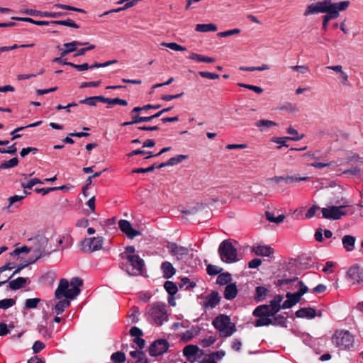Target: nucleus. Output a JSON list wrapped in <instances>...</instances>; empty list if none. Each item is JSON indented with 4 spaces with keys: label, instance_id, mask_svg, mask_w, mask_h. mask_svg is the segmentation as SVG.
Listing matches in <instances>:
<instances>
[{
    "label": "nucleus",
    "instance_id": "nucleus-3",
    "mask_svg": "<svg viewBox=\"0 0 363 363\" xmlns=\"http://www.w3.org/2000/svg\"><path fill=\"white\" fill-rule=\"evenodd\" d=\"M360 157L357 155H353L347 159L339 158L334 161L333 170L339 172L338 175L342 174L357 175L360 172Z\"/></svg>",
    "mask_w": 363,
    "mask_h": 363
},
{
    "label": "nucleus",
    "instance_id": "nucleus-56",
    "mask_svg": "<svg viewBox=\"0 0 363 363\" xmlns=\"http://www.w3.org/2000/svg\"><path fill=\"white\" fill-rule=\"evenodd\" d=\"M334 161H332L330 162H328V163H323V162H313V163H311V165L312 167H314L317 169H322L323 167H331V169L333 170V168L334 167Z\"/></svg>",
    "mask_w": 363,
    "mask_h": 363
},
{
    "label": "nucleus",
    "instance_id": "nucleus-13",
    "mask_svg": "<svg viewBox=\"0 0 363 363\" xmlns=\"http://www.w3.org/2000/svg\"><path fill=\"white\" fill-rule=\"evenodd\" d=\"M169 347L167 340L159 339L153 342L149 347V354L152 357H157L165 353Z\"/></svg>",
    "mask_w": 363,
    "mask_h": 363
},
{
    "label": "nucleus",
    "instance_id": "nucleus-30",
    "mask_svg": "<svg viewBox=\"0 0 363 363\" xmlns=\"http://www.w3.org/2000/svg\"><path fill=\"white\" fill-rule=\"evenodd\" d=\"M191 60H196L198 62H206V63H213L215 62V59L210 57H206L201 55L200 54L192 52L189 57Z\"/></svg>",
    "mask_w": 363,
    "mask_h": 363
},
{
    "label": "nucleus",
    "instance_id": "nucleus-8",
    "mask_svg": "<svg viewBox=\"0 0 363 363\" xmlns=\"http://www.w3.org/2000/svg\"><path fill=\"white\" fill-rule=\"evenodd\" d=\"M220 259L228 264L235 262L238 259V250L230 240H223L218 247Z\"/></svg>",
    "mask_w": 363,
    "mask_h": 363
},
{
    "label": "nucleus",
    "instance_id": "nucleus-63",
    "mask_svg": "<svg viewBox=\"0 0 363 363\" xmlns=\"http://www.w3.org/2000/svg\"><path fill=\"white\" fill-rule=\"evenodd\" d=\"M130 334L133 336V337H141L143 333V331L138 327H132L130 330Z\"/></svg>",
    "mask_w": 363,
    "mask_h": 363
},
{
    "label": "nucleus",
    "instance_id": "nucleus-22",
    "mask_svg": "<svg viewBox=\"0 0 363 363\" xmlns=\"http://www.w3.org/2000/svg\"><path fill=\"white\" fill-rule=\"evenodd\" d=\"M238 288L235 283L228 284L224 290L223 296L227 300H233L238 295Z\"/></svg>",
    "mask_w": 363,
    "mask_h": 363
},
{
    "label": "nucleus",
    "instance_id": "nucleus-37",
    "mask_svg": "<svg viewBox=\"0 0 363 363\" xmlns=\"http://www.w3.org/2000/svg\"><path fill=\"white\" fill-rule=\"evenodd\" d=\"M295 138L294 137H282V138H273L272 141L277 144H279V148H281L282 146L289 147V145L287 144V142L294 140Z\"/></svg>",
    "mask_w": 363,
    "mask_h": 363
},
{
    "label": "nucleus",
    "instance_id": "nucleus-4",
    "mask_svg": "<svg viewBox=\"0 0 363 363\" xmlns=\"http://www.w3.org/2000/svg\"><path fill=\"white\" fill-rule=\"evenodd\" d=\"M28 242L30 243L32 252L35 255V262L40 258L49 255L55 250L51 249L49 245V240L43 235H38L34 238H30Z\"/></svg>",
    "mask_w": 363,
    "mask_h": 363
},
{
    "label": "nucleus",
    "instance_id": "nucleus-34",
    "mask_svg": "<svg viewBox=\"0 0 363 363\" xmlns=\"http://www.w3.org/2000/svg\"><path fill=\"white\" fill-rule=\"evenodd\" d=\"M50 23L54 25L65 26L74 28H79V26L74 21L71 19H67L64 21H50Z\"/></svg>",
    "mask_w": 363,
    "mask_h": 363
},
{
    "label": "nucleus",
    "instance_id": "nucleus-55",
    "mask_svg": "<svg viewBox=\"0 0 363 363\" xmlns=\"http://www.w3.org/2000/svg\"><path fill=\"white\" fill-rule=\"evenodd\" d=\"M199 74L201 77L210 79H217L219 78V74L209 72L201 71L199 72Z\"/></svg>",
    "mask_w": 363,
    "mask_h": 363
},
{
    "label": "nucleus",
    "instance_id": "nucleus-33",
    "mask_svg": "<svg viewBox=\"0 0 363 363\" xmlns=\"http://www.w3.org/2000/svg\"><path fill=\"white\" fill-rule=\"evenodd\" d=\"M164 287L165 290L167 291V292L170 296L175 295L178 291V288H177V284L172 281H166L164 282Z\"/></svg>",
    "mask_w": 363,
    "mask_h": 363
},
{
    "label": "nucleus",
    "instance_id": "nucleus-41",
    "mask_svg": "<svg viewBox=\"0 0 363 363\" xmlns=\"http://www.w3.org/2000/svg\"><path fill=\"white\" fill-rule=\"evenodd\" d=\"M54 7L57 8V9H64V10H68V11L83 13H86V11L82 9H79L77 7H74V6H72L69 5H66V4H54Z\"/></svg>",
    "mask_w": 363,
    "mask_h": 363
},
{
    "label": "nucleus",
    "instance_id": "nucleus-18",
    "mask_svg": "<svg viewBox=\"0 0 363 363\" xmlns=\"http://www.w3.org/2000/svg\"><path fill=\"white\" fill-rule=\"evenodd\" d=\"M221 297L216 291H212L206 297V301L203 302V306L204 308H215L220 301Z\"/></svg>",
    "mask_w": 363,
    "mask_h": 363
},
{
    "label": "nucleus",
    "instance_id": "nucleus-6",
    "mask_svg": "<svg viewBox=\"0 0 363 363\" xmlns=\"http://www.w3.org/2000/svg\"><path fill=\"white\" fill-rule=\"evenodd\" d=\"M332 343L341 350H349L354 347V336L348 330H337L331 337Z\"/></svg>",
    "mask_w": 363,
    "mask_h": 363
},
{
    "label": "nucleus",
    "instance_id": "nucleus-46",
    "mask_svg": "<svg viewBox=\"0 0 363 363\" xmlns=\"http://www.w3.org/2000/svg\"><path fill=\"white\" fill-rule=\"evenodd\" d=\"M187 157H188L187 155H179L176 157H171L167 161V164H169V166H174L175 164H177L182 162L184 160L186 159Z\"/></svg>",
    "mask_w": 363,
    "mask_h": 363
},
{
    "label": "nucleus",
    "instance_id": "nucleus-2",
    "mask_svg": "<svg viewBox=\"0 0 363 363\" xmlns=\"http://www.w3.org/2000/svg\"><path fill=\"white\" fill-rule=\"evenodd\" d=\"M83 284V281L79 277H74L71 279L70 286L69 283L66 279H61L60 280L58 286L55 292V296L57 299H60L62 297L69 299L75 298L80 293L79 287Z\"/></svg>",
    "mask_w": 363,
    "mask_h": 363
},
{
    "label": "nucleus",
    "instance_id": "nucleus-45",
    "mask_svg": "<svg viewBox=\"0 0 363 363\" xmlns=\"http://www.w3.org/2000/svg\"><path fill=\"white\" fill-rule=\"evenodd\" d=\"M162 46L168 48L175 51H185L186 48L185 47L181 46L176 43H161Z\"/></svg>",
    "mask_w": 363,
    "mask_h": 363
},
{
    "label": "nucleus",
    "instance_id": "nucleus-43",
    "mask_svg": "<svg viewBox=\"0 0 363 363\" xmlns=\"http://www.w3.org/2000/svg\"><path fill=\"white\" fill-rule=\"evenodd\" d=\"M89 43H81L79 41H72L71 43H65L64 46L69 50L70 52H72L77 50L78 46L88 45Z\"/></svg>",
    "mask_w": 363,
    "mask_h": 363
},
{
    "label": "nucleus",
    "instance_id": "nucleus-44",
    "mask_svg": "<svg viewBox=\"0 0 363 363\" xmlns=\"http://www.w3.org/2000/svg\"><path fill=\"white\" fill-rule=\"evenodd\" d=\"M16 304V300L13 298H5L0 300V309L6 310Z\"/></svg>",
    "mask_w": 363,
    "mask_h": 363
},
{
    "label": "nucleus",
    "instance_id": "nucleus-35",
    "mask_svg": "<svg viewBox=\"0 0 363 363\" xmlns=\"http://www.w3.org/2000/svg\"><path fill=\"white\" fill-rule=\"evenodd\" d=\"M231 281V274L228 272H224L221 274H218L217 277V283L220 285H225L230 282Z\"/></svg>",
    "mask_w": 363,
    "mask_h": 363
},
{
    "label": "nucleus",
    "instance_id": "nucleus-62",
    "mask_svg": "<svg viewBox=\"0 0 363 363\" xmlns=\"http://www.w3.org/2000/svg\"><path fill=\"white\" fill-rule=\"evenodd\" d=\"M319 209V207L317 206H313L312 207H311L308 211L306 213L305 216H304V218H313L315 214V212L316 211Z\"/></svg>",
    "mask_w": 363,
    "mask_h": 363
},
{
    "label": "nucleus",
    "instance_id": "nucleus-7",
    "mask_svg": "<svg viewBox=\"0 0 363 363\" xmlns=\"http://www.w3.org/2000/svg\"><path fill=\"white\" fill-rule=\"evenodd\" d=\"M147 315L157 325H162L164 321L168 320L167 305L160 301L152 303L147 307Z\"/></svg>",
    "mask_w": 363,
    "mask_h": 363
},
{
    "label": "nucleus",
    "instance_id": "nucleus-12",
    "mask_svg": "<svg viewBox=\"0 0 363 363\" xmlns=\"http://www.w3.org/2000/svg\"><path fill=\"white\" fill-rule=\"evenodd\" d=\"M347 206H328L327 208H323L321 209L323 217L325 219L338 220L340 219L342 216L347 214V212L344 211V208Z\"/></svg>",
    "mask_w": 363,
    "mask_h": 363
},
{
    "label": "nucleus",
    "instance_id": "nucleus-25",
    "mask_svg": "<svg viewBox=\"0 0 363 363\" xmlns=\"http://www.w3.org/2000/svg\"><path fill=\"white\" fill-rule=\"evenodd\" d=\"M157 118V116H155V114L150 116H135L133 117V121H127L122 123L123 126H127V125H131L134 124H138L141 122H150L152 119Z\"/></svg>",
    "mask_w": 363,
    "mask_h": 363
},
{
    "label": "nucleus",
    "instance_id": "nucleus-1",
    "mask_svg": "<svg viewBox=\"0 0 363 363\" xmlns=\"http://www.w3.org/2000/svg\"><path fill=\"white\" fill-rule=\"evenodd\" d=\"M350 5V1L333 3L332 0H322L308 5L305 16L317 13H330L331 11H345Z\"/></svg>",
    "mask_w": 363,
    "mask_h": 363
},
{
    "label": "nucleus",
    "instance_id": "nucleus-24",
    "mask_svg": "<svg viewBox=\"0 0 363 363\" xmlns=\"http://www.w3.org/2000/svg\"><path fill=\"white\" fill-rule=\"evenodd\" d=\"M199 350H200L197 345H188L184 347L183 354L189 361L193 362L196 359V358H194L193 360H191V358L195 356Z\"/></svg>",
    "mask_w": 363,
    "mask_h": 363
},
{
    "label": "nucleus",
    "instance_id": "nucleus-20",
    "mask_svg": "<svg viewBox=\"0 0 363 363\" xmlns=\"http://www.w3.org/2000/svg\"><path fill=\"white\" fill-rule=\"evenodd\" d=\"M284 297L281 295H277L270 301L269 305H267L268 310L271 311V314H276L281 309V302Z\"/></svg>",
    "mask_w": 363,
    "mask_h": 363
},
{
    "label": "nucleus",
    "instance_id": "nucleus-27",
    "mask_svg": "<svg viewBox=\"0 0 363 363\" xmlns=\"http://www.w3.org/2000/svg\"><path fill=\"white\" fill-rule=\"evenodd\" d=\"M26 282L27 279L24 277H18L17 279L11 281L9 286L11 290H18L21 289Z\"/></svg>",
    "mask_w": 363,
    "mask_h": 363
},
{
    "label": "nucleus",
    "instance_id": "nucleus-36",
    "mask_svg": "<svg viewBox=\"0 0 363 363\" xmlns=\"http://www.w3.org/2000/svg\"><path fill=\"white\" fill-rule=\"evenodd\" d=\"M287 300L284 301L281 308H289L295 305V293H287Z\"/></svg>",
    "mask_w": 363,
    "mask_h": 363
},
{
    "label": "nucleus",
    "instance_id": "nucleus-58",
    "mask_svg": "<svg viewBox=\"0 0 363 363\" xmlns=\"http://www.w3.org/2000/svg\"><path fill=\"white\" fill-rule=\"evenodd\" d=\"M204 207H206V206L201 203V204L198 205L197 206L193 207L190 209L182 211V212L186 215L194 214V213H196L199 210H201V208H203Z\"/></svg>",
    "mask_w": 363,
    "mask_h": 363
},
{
    "label": "nucleus",
    "instance_id": "nucleus-29",
    "mask_svg": "<svg viewBox=\"0 0 363 363\" xmlns=\"http://www.w3.org/2000/svg\"><path fill=\"white\" fill-rule=\"evenodd\" d=\"M67 299L60 300L55 304V311L57 315L62 313L65 309L69 306L70 301Z\"/></svg>",
    "mask_w": 363,
    "mask_h": 363
},
{
    "label": "nucleus",
    "instance_id": "nucleus-5",
    "mask_svg": "<svg viewBox=\"0 0 363 363\" xmlns=\"http://www.w3.org/2000/svg\"><path fill=\"white\" fill-rule=\"evenodd\" d=\"M212 324L221 337H230L237 330L235 323L231 322L230 317L228 315H218L214 318Z\"/></svg>",
    "mask_w": 363,
    "mask_h": 363
},
{
    "label": "nucleus",
    "instance_id": "nucleus-17",
    "mask_svg": "<svg viewBox=\"0 0 363 363\" xmlns=\"http://www.w3.org/2000/svg\"><path fill=\"white\" fill-rule=\"evenodd\" d=\"M321 313H317L316 310L312 307H303L296 311V318L313 319L316 316L320 317Z\"/></svg>",
    "mask_w": 363,
    "mask_h": 363
},
{
    "label": "nucleus",
    "instance_id": "nucleus-39",
    "mask_svg": "<svg viewBox=\"0 0 363 363\" xmlns=\"http://www.w3.org/2000/svg\"><path fill=\"white\" fill-rule=\"evenodd\" d=\"M111 359L113 363H123L125 361V354L124 352L118 351L112 354Z\"/></svg>",
    "mask_w": 363,
    "mask_h": 363
},
{
    "label": "nucleus",
    "instance_id": "nucleus-14",
    "mask_svg": "<svg viewBox=\"0 0 363 363\" xmlns=\"http://www.w3.org/2000/svg\"><path fill=\"white\" fill-rule=\"evenodd\" d=\"M346 277L352 284L363 282V269L359 265H353L347 272Z\"/></svg>",
    "mask_w": 363,
    "mask_h": 363
},
{
    "label": "nucleus",
    "instance_id": "nucleus-50",
    "mask_svg": "<svg viewBox=\"0 0 363 363\" xmlns=\"http://www.w3.org/2000/svg\"><path fill=\"white\" fill-rule=\"evenodd\" d=\"M37 184H43V182L38 179V178H33L32 179H30L27 184H25V183H22L21 184V187L23 188L24 189H32V187Z\"/></svg>",
    "mask_w": 363,
    "mask_h": 363
},
{
    "label": "nucleus",
    "instance_id": "nucleus-10",
    "mask_svg": "<svg viewBox=\"0 0 363 363\" xmlns=\"http://www.w3.org/2000/svg\"><path fill=\"white\" fill-rule=\"evenodd\" d=\"M123 259H125L129 263L131 269L126 267L125 272L130 276H139L142 274L145 266L144 260L136 255H122Z\"/></svg>",
    "mask_w": 363,
    "mask_h": 363
},
{
    "label": "nucleus",
    "instance_id": "nucleus-31",
    "mask_svg": "<svg viewBox=\"0 0 363 363\" xmlns=\"http://www.w3.org/2000/svg\"><path fill=\"white\" fill-rule=\"evenodd\" d=\"M196 30L197 32H214L217 30V26L213 23L197 24L196 26Z\"/></svg>",
    "mask_w": 363,
    "mask_h": 363
},
{
    "label": "nucleus",
    "instance_id": "nucleus-19",
    "mask_svg": "<svg viewBox=\"0 0 363 363\" xmlns=\"http://www.w3.org/2000/svg\"><path fill=\"white\" fill-rule=\"evenodd\" d=\"M161 270L163 277L167 279L172 277L177 272L172 264L168 261H165L162 263Z\"/></svg>",
    "mask_w": 363,
    "mask_h": 363
},
{
    "label": "nucleus",
    "instance_id": "nucleus-49",
    "mask_svg": "<svg viewBox=\"0 0 363 363\" xmlns=\"http://www.w3.org/2000/svg\"><path fill=\"white\" fill-rule=\"evenodd\" d=\"M222 270L221 268L213 264H208L206 268L208 274L211 276L217 275L220 274Z\"/></svg>",
    "mask_w": 363,
    "mask_h": 363
},
{
    "label": "nucleus",
    "instance_id": "nucleus-40",
    "mask_svg": "<svg viewBox=\"0 0 363 363\" xmlns=\"http://www.w3.org/2000/svg\"><path fill=\"white\" fill-rule=\"evenodd\" d=\"M41 301L40 298H33L26 299L24 304V308L26 309H33L36 308L38 304Z\"/></svg>",
    "mask_w": 363,
    "mask_h": 363
},
{
    "label": "nucleus",
    "instance_id": "nucleus-64",
    "mask_svg": "<svg viewBox=\"0 0 363 363\" xmlns=\"http://www.w3.org/2000/svg\"><path fill=\"white\" fill-rule=\"evenodd\" d=\"M216 339L214 337L210 336L208 338H204L201 340L203 347H207L213 345L216 342Z\"/></svg>",
    "mask_w": 363,
    "mask_h": 363
},
{
    "label": "nucleus",
    "instance_id": "nucleus-59",
    "mask_svg": "<svg viewBox=\"0 0 363 363\" xmlns=\"http://www.w3.org/2000/svg\"><path fill=\"white\" fill-rule=\"evenodd\" d=\"M67 15L66 12H48L45 11L44 16L49 18H59Z\"/></svg>",
    "mask_w": 363,
    "mask_h": 363
},
{
    "label": "nucleus",
    "instance_id": "nucleus-54",
    "mask_svg": "<svg viewBox=\"0 0 363 363\" xmlns=\"http://www.w3.org/2000/svg\"><path fill=\"white\" fill-rule=\"evenodd\" d=\"M130 355L133 357V358H137L138 359V363L142 362L144 358L146 357L145 356V354L144 353V352H142V351H131L130 352Z\"/></svg>",
    "mask_w": 363,
    "mask_h": 363
},
{
    "label": "nucleus",
    "instance_id": "nucleus-38",
    "mask_svg": "<svg viewBox=\"0 0 363 363\" xmlns=\"http://www.w3.org/2000/svg\"><path fill=\"white\" fill-rule=\"evenodd\" d=\"M101 102V96H95L87 97L84 99H82L79 101L80 104H87L91 106H95L96 105V102Z\"/></svg>",
    "mask_w": 363,
    "mask_h": 363
},
{
    "label": "nucleus",
    "instance_id": "nucleus-51",
    "mask_svg": "<svg viewBox=\"0 0 363 363\" xmlns=\"http://www.w3.org/2000/svg\"><path fill=\"white\" fill-rule=\"evenodd\" d=\"M295 182V177L293 176H286V177H282V181L280 186L282 189H285L286 187V185H292Z\"/></svg>",
    "mask_w": 363,
    "mask_h": 363
},
{
    "label": "nucleus",
    "instance_id": "nucleus-53",
    "mask_svg": "<svg viewBox=\"0 0 363 363\" xmlns=\"http://www.w3.org/2000/svg\"><path fill=\"white\" fill-rule=\"evenodd\" d=\"M238 85L240 87H243V88H246V89H248L250 90H252L254 91L255 92L257 93V94H261L263 92V89L259 87V86H254V85H250V84H242V83H238Z\"/></svg>",
    "mask_w": 363,
    "mask_h": 363
},
{
    "label": "nucleus",
    "instance_id": "nucleus-47",
    "mask_svg": "<svg viewBox=\"0 0 363 363\" xmlns=\"http://www.w3.org/2000/svg\"><path fill=\"white\" fill-rule=\"evenodd\" d=\"M33 46H34V44L21 45H18L16 44H14L12 46H3V47H0V52L13 50L17 49L18 48H31Z\"/></svg>",
    "mask_w": 363,
    "mask_h": 363
},
{
    "label": "nucleus",
    "instance_id": "nucleus-48",
    "mask_svg": "<svg viewBox=\"0 0 363 363\" xmlns=\"http://www.w3.org/2000/svg\"><path fill=\"white\" fill-rule=\"evenodd\" d=\"M269 67L267 65H262L260 67H240V69L243 71H248V72H252V71H263L269 69Z\"/></svg>",
    "mask_w": 363,
    "mask_h": 363
},
{
    "label": "nucleus",
    "instance_id": "nucleus-52",
    "mask_svg": "<svg viewBox=\"0 0 363 363\" xmlns=\"http://www.w3.org/2000/svg\"><path fill=\"white\" fill-rule=\"evenodd\" d=\"M240 33V30L239 28H235V29H232V30H226V31L220 32L217 35L219 37L225 38V37H228V36L233 35H238Z\"/></svg>",
    "mask_w": 363,
    "mask_h": 363
},
{
    "label": "nucleus",
    "instance_id": "nucleus-21",
    "mask_svg": "<svg viewBox=\"0 0 363 363\" xmlns=\"http://www.w3.org/2000/svg\"><path fill=\"white\" fill-rule=\"evenodd\" d=\"M356 238L353 235H346L342 238L343 247L347 252H352L354 250Z\"/></svg>",
    "mask_w": 363,
    "mask_h": 363
},
{
    "label": "nucleus",
    "instance_id": "nucleus-11",
    "mask_svg": "<svg viewBox=\"0 0 363 363\" xmlns=\"http://www.w3.org/2000/svg\"><path fill=\"white\" fill-rule=\"evenodd\" d=\"M104 238L102 237H94L85 238L81 242V249L86 253H91L102 249Z\"/></svg>",
    "mask_w": 363,
    "mask_h": 363
},
{
    "label": "nucleus",
    "instance_id": "nucleus-23",
    "mask_svg": "<svg viewBox=\"0 0 363 363\" xmlns=\"http://www.w3.org/2000/svg\"><path fill=\"white\" fill-rule=\"evenodd\" d=\"M252 252H254L255 254L257 256L264 257H269L274 252L273 248L268 245H259L255 247L252 249Z\"/></svg>",
    "mask_w": 363,
    "mask_h": 363
},
{
    "label": "nucleus",
    "instance_id": "nucleus-60",
    "mask_svg": "<svg viewBox=\"0 0 363 363\" xmlns=\"http://www.w3.org/2000/svg\"><path fill=\"white\" fill-rule=\"evenodd\" d=\"M45 345L43 342L35 341L33 345V350L34 353H38L45 348Z\"/></svg>",
    "mask_w": 363,
    "mask_h": 363
},
{
    "label": "nucleus",
    "instance_id": "nucleus-28",
    "mask_svg": "<svg viewBox=\"0 0 363 363\" xmlns=\"http://www.w3.org/2000/svg\"><path fill=\"white\" fill-rule=\"evenodd\" d=\"M269 290L264 286H259L256 287L255 300L257 302L264 300Z\"/></svg>",
    "mask_w": 363,
    "mask_h": 363
},
{
    "label": "nucleus",
    "instance_id": "nucleus-61",
    "mask_svg": "<svg viewBox=\"0 0 363 363\" xmlns=\"http://www.w3.org/2000/svg\"><path fill=\"white\" fill-rule=\"evenodd\" d=\"M24 198H25V196H21H21L15 195V196H12L11 197H9V204L6 207V208L9 209L12 204H13L18 201H21Z\"/></svg>",
    "mask_w": 363,
    "mask_h": 363
},
{
    "label": "nucleus",
    "instance_id": "nucleus-9",
    "mask_svg": "<svg viewBox=\"0 0 363 363\" xmlns=\"http://www.w3.org/2000/svg\"><path fill=\"white\" fill-rule=\"evenodd\" d=\"M274 315L271 314V311L268 310L267 305L257 306L253 311V315L259 318L256 320L255 325L256 327H261L274 324V320L271 317Z\"/></svg>",
    "mask_w": 363,
    "mask_h": 363
},
{
    "label": "nucleus",
    "instance_id": "nucleus-26",
    "mask_svg": "<svg viewBox=\"0 0 363 363\" xmlns=\"http://www.w3.org/2000/svg\"><path fill=\"white\" fill-rule=\"evenodd\" d=\"M341 11H331L330 13L325 14L322 16L323 19V29L326 31L328 30V23L330 21L333 19H336L340 16V12Z\"/></svg>",
    "mask_w": 363,
    "mask_h": 363
},
{
    "label": "nucleus",
    "instance_id": "nucleus-42",
    "mask_svg": "<svg viewBox=\"0 0 363 363\" xmlns=\"http://www.w3.org/2000/svg\"><path fill=\"white\" fill-rule=\"evenodd\" d=\"M18 164V160L17 157L11 158L8 161H5L0 164V169L12 168Z\"/></svg>",
    "mask_w": 363,
    "mask_h": 363
},
{
    "label": "nucleus",
    "instance_id": "nucleus-57",
    "mask_svg": "<svg viewBox=\"0 0 363 363\" xmlns=\"http://www.w3.org/2000/svg\"><path fill=\"white\" fill-rule=\"evenodd\" d=\"M116 62H117L116 60L107 61L104 63L95 62L94 64L89 65V67H90L89 69L105 67L109 66L112 64H114Z\"/></svg>",
    "mask_w": 363,
    "mask_h": 363
},
{
    "label": "nucleus",
    "instance_id": "nucleus-15",
    "mask_svg": "<svg viewBox=\"0 0 363 363\" xmlns=\"http://www.w3.org/2000/svg\"><path fill=\"white\" fill-rule=\"evenodd\" d=\"M167 247L169 249V253L176 257L177 260L184 259L189 254V250L186 247L179 246L175 242H168Z\"/></svg>",
    "mask_w": 363,
    "mask_h": 363
},
{
    "label": "nucleus",
    "instance_id": "nucleus-16",
    "mask_svg": "<svg viewBox=\"0 0 363 363\" xmlns=\"http://www.w3.org/2000/svg\"><path fill=\"white\" fill-rule=\"evenodd\" d=\"M118 226L120 230L130 239H133L141 234L140 231L134 229L132 227L131 223L127 220H120L118 222Z\"/></svg>",
    "mask_w": 363,
    "mask_h": 363
},
{
    "label": "nucleus",
    "instance_id": "nucleus-32",
    "mask_svg": "<svg viewBox=\"0 0 363 363\" xmlns=\"http://www.w3.org/2000/svg\"><path fill=\"white\" fill-rule=\"evenodd\" d=\"M297 286L298 291H296V303L301 301V296L308 291V287L304 284V283L302 281H298L297 283Z\"/></svg>",
    "mask_w": 363,
    "mask_h": 363
}]
</instances>
